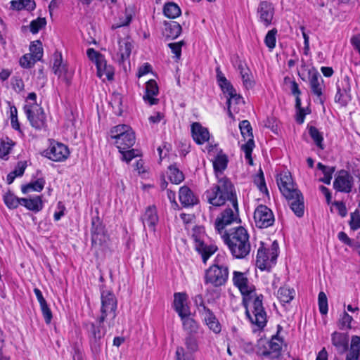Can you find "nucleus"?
Segmentation results:
<instances>
[{
	"label": "nucleus",
	"instance_id": "7ed1b4c3",
	"mask_svg": "<svg viewBox=\"0 0 360 360\" xmlns=\"http://www.w3.org/2000/svg\"><path fill=\"white\" fill-rule=\"evenodd\" d=\"M221 235L224 243L232 256L236 259H243L250 252L251 245L248 231L243 226L225 230Z\"/></svg>",
	"mask_w": 360,
	"mask_h": 360
},
{
	"label": "nucleus",
	"instance_id": "39448f33",
	"mask_svg": "<svg viewBox=\"0 0 360 360\" xmlns=\"http://www.w3.org/2000/svg\"><path fill=\"white\" fill-rule=\"evenodd\" d=\"M103 323L104 322H100L99 317L95 323L91 321L83 323V328L89 339L91 349L94 354H98L103 345L106 333Z\"/></svg>",
	"mask_w": 360,
	"mask_h": 360
},
{
	"label": "nucleus",
	"instance_id": "4c0bfd02",
	"mask_svg": "<svg viewBox=\"0 0 360 360\" xmlns=\"http://www.w3.org/2000/svg\"><path fill=\"white\" fill-rule=\"evenodd\" d=\"M168 176L170 181L175 184H179L184 179V175L176 165H172L168 167Z\"/></svg>",
	"mask_w": 360,
	"mask_h": 360
},
{
	"label": "nucleus",
	"instance_id": "bb28decb",
	"mask_svg": "<svg viewBox=\"0 0 360 360\" xmlns=\"http://www.w3.org/2000/svg\"><path fill=\"white\" fill-rule=\"evenodd\" d=\"M182 27L179 23L176 21H165L163 35L169 39H176L181 33Z\"/></svg>",
	"mask_w": 360,
	"mask_h": 360
},
{
	"label": "nucleus",
	"instance_id": "c756f323",
	"mask_svg": "<svg viewBox=\"0 0 360 360\" xmlns=\"http://www.w3.org/2000/svg\"><path fill=\"white\" fill-rule=\"evenodd\" d=\"M132 44L129 39H122L119 41L120 63H124L129 59L132 49Z\"/></svg>",
	"mask_w": 360,
	"mask_h": 360
},
{
	"label": "nucleus",
	"instance_id": "4d7b16f0",
	"mask_svg": "<svg viewBox=\"0 0 360 360\" xmlns=\"http://www.w3.org/2000/svg\"><path fill=\"white\" fill-rule=\"evenodd\" d=\"M319 311L321 314L328 313V299L324 292H320L318 297Z\"/></svg>",
	"mask_w": 360,
	"mask_h": 360
},
{
	"label": "nucleus",
	"instance_id": "09e8293b",
	"mask_svg": "<svg viewBox=\"0 0 360 360\" xmlns=\"http://www.w3.org/2000/svg\"><path fill=\"white\" fill-rule=\"evenodd\" d=\"M135 6L134 5H129L125 8V20L123 22H121L120 24L117 25H113L112 28H118L123 26H127L131 22V20L135 15Z\"/></svg>",
	"mask_w": 360,
	"mask_h": 360
},
{
	"label": "nucleus",
	"instance_id": "423d86ee",
	"mask_svg": "<svg viewBox=\"0 0 360 360\" xmlns=\"http://www.w3.org/2000/svg\"><path fill=\"white\" fill-rule=\"evenodd\" d=\"M220 257L217 256L214 264L205 273L204 282L205 285L210 284L218 288L224 285L229 278V268L226 265L219 263Z\"/></svg>",
	"mask_w": 360,
	"mask_h": 360
},
{
	"label": "nucleus",
	"instance_id": "680f3d73",
	"mask_svg": "<svg viewBox=\"0 0 360 360\" xmlns=\"http://www.w3.org/2000/svg\"><path fill=\"white\" fill-rule=\"evenodd\" d=\"M37 62L35 59L30 54H25L20 59V65L24 68H30Z\"/></svg>",
	"mask_w": 360,
	"mask_h": 360
},
{
	"label": "nucleus",
	"instance_id": "7c9ffc66",
	"mask_svg": "<svg viewBox=\"0 0 360 360\" xmlns=\"http://www.w3.org/2000/svg\"><path fill=\"white\" fill-rule=\"evenodd\" d=\"M228 157L223 153H219L215 157L213 161V168L217 178L219 179V174H222V172L226 169L228 165Z\"/></svg>",
	"mask_w": 360,
	"mask_h": 360
},
{
	"label": "nucleus",
	"instance_id": "13d9d810",
	"mask_svg": "<svg viewBox=\"0 0 360 360\" xmlns=\"http://www.w3.org/2000/svg\"><path fill=\"white\" fill-rule=\"evenodd\" d=\"M350 229L356 231L360 228V214L359 210H356L350 214V221L349 222Z\"/></svg>",
	"mask_w": 360,
	"mask_h": 360
},
{
	"label": "nucleus",
	"instance_id": "f3484780",
	"mask_svg": "<svg viewBox=\"0 0 360 360\" xmlns=\"http://www.w3.org/2000/svg\"><path fill=\"white\" fill-rule=\"evenodd\" d=\"M91 234V246L93 248L101 247L105 242V236L104 233V226L99 217L92 219Z\"/></svg>",
	"mask_w": 360,
	"mask_h": 360
},
{
	"label": "nucleus",
	"instance_id": "cd10ccee",
	"mask_svg": "<svg viewBox=\"0 0 360 360\" xmlns=\"http://www.w3.org/2000/svg\"><path fill=\"white\" fill-rule=\"evenodd\" d=\"M135 139L134 132L132 131L131 128H130L128 132L115 140V144L119 151L121 150H127L134 145Z\"/></svg>",
	"mask_w": 360,
	"mask_h": 360
},
{
	"label": "nucleus",
	"instance_id": "f03ea898",
	"mask_svg": "<svg viewBox=\"0 0 360 360\" xmlns=\"http://www.w3.org/2000/svg\"><path fill=\"white\" fill-rule=\"evenodd\" d=\"M203 196L207 202L214 207L224 205L226 201H230L237 212L238 204L236 193L232 182L226 176H221L217 183L207 190Z\"/></svg>",
	"mask_w": 360,
	"mask_h": 360
},
{
	"label": "nucleus",
	"instance_id": "3c124183",
	"mask_svg": "<svg viewBox=\"0 0 360 360\" xmlns=\"http://www.w3.org/2000/svg\"><path fill=\"white\" fill-rule=\"evenodd\" d=\"M254 183L256 184L259 190L262 193H264L266 195H269L268 189L266 186L264 176L262 170L260 169L259 174H257L254 179Z\"/></svg>",
	"mask_w": 360,
	"mask_h": 360
},
{
	"label": "nucleus",
	"instance_id": "4be33fe9",
	"mask_svg": "<svg viewBox=\"0 0 360 360\" xmlns=\"http://www.w3.org/2000/svg\"><path fill=\"white\" fill-rule=\"evenodd\" d=\"M195 241V248L196 251L201 255L202 262L205 264L207 259L212 255L217 250L216 245H207L200 240L196 236H193Z\"/></svg>",
	"mask_w": 360,
	"mask_h": 360
},
{
	"label": "nucleus",
	"instance_id": "5fc2aeb1",
	"mask_svg": "<svg viewBox=\"0 0 360 360\" xmlns=\"http://www.w3.org/2000/svg\"><path fill=\"white\" fill-rule=\"evenodd\" d=\"M46 25L45 18H38L30 22V28L32 34H37L41 28Z\"/></svg>",
	"mask_w": 360,
	"mask_h": 360
},
{
	"label": "nucleus",
	"instance_id": "b1692460",
	"mask_svg": "<svg viewBox=\"0 0 360 360\" xmlns=\"http://www.w3.org/2000/svg\"><path fill=\"white\" fill-rule=\"evenodd\" d=\"M158 93L159 88L157 82L154 79H150L146 83V92L143 99L150 105L158 104L159 100L155 96H158Z\"/></svg>",
	"mask_w": 360,
	"mask_h": 360
},
{
	"label": "nucleus",
	"instance_id": "de8ad7c7",
	"mask_svg": "<svg viewBox=\"0 0 360 360\" xmlns=\"http://www.w3.org/2000/svg\"><path fill=\"white\" fill-rule=\"evenodd\" d=\"M30 55L37 61L41 60L43 56V48L41 42L39 40L33 41L30 46Z\"/></svg>",
	"mask_w": 360,
	"mask_h": 360
},
{
	"label": "nucleus",
	"instance_id": "e433bc0d",
	"mask_svg": "<svg viewBox=\"0 0 360 360\" xmlns=\"http://www.w3.org/2000/svg\"><path fill=\"white\" fill-rule=\"evenodd\" d=\"M163 13L167 18L174 19L181 15V11L176 4L167 2L164 5Z\"/></svg>",
	"mask_w": 360,
	"mask_h": 360
},
{
	"label": "nucleus",
	"instance_id": "338daca9",
	"mask_svg": "<svg viewBox=\"0 0 360 360\" xmlns=\"http://www.w3.org/2000/svg\"><path fill=\"white\" fill-rule=\"evenodd\" d=\"M40 308H41V311L42 315L44 316L45 323L46 324H49L51 322V320L53 318L52 312H51L50 308L49 307L47 304L41 306Z\"/></svg>",
	"mask_w": 360,
	"mask_h": 360
},
{
	"label": "nucleus",
	"instance_id": "2f4dec72",
	"mask_svg": "<svg viewBox=\"0 0 360 360\" xmlns=\"http://www.w3.org/2000/svg\"><path fill=\"white\" fill-rule=\"evenodd\" d=\"M21 205L25 206L27 210L38 212L43 208V202L40 196H36L33 198H20Z\"/></svg>",
	"mask_w": 360,
	"mask_h": 360
},
{
	"label": "nucleus",
	"instance_id": "aec40b11",
	"mask_svg": "<svg viewBox=\"0 0 360 360\" xmlns=\"http://www.w3.org/2000/svg\"><path fill=\"white\" fill-rule=\"evenodd\" d=\"M256 264L262 271H270L276 262L271 261L270 252L266 248L260 247L257 250Z\"/></svg>",
	"mask_w": 360,
	"mask_h": 360
},
{
	"label": "nucleus",
	"instance_id": "4468645a",
	"mask_svg": "<svg viewBox=\"0 0 360 360\" xmlns=\"http://www.w3.org/2000/svg\"><path fill=\"white\" fill-rule=\"evenodd\" d=\"M275 13V8L272 3L267 1H261L257 8L258 20L264 27L271 25Z\"/></svg>",
	"mask_w": 360,
	"mask_h": 360
},
{
	"label": "nucleus",
	"instance_id": "ea45409f",
	"mask_svg": "<svg viewBox=\"0 0 360 360\" xmlns=\"http://www.w3.org/2000/svg\"><path fill=\"white\" fill-rule=\"evenodd\" d=\"M184 344L187 349L186 353L189 354L193 358L192 354L198 349V342L195 335L187 334L184 339Z\"/></svg>",
	"mask_w": 360,
	"mask_h": 360
},
{
	"label": "nucleus",
	"instance_id": "a19ab883",
	"mask_svg": "<svg viewBox=\"0 0 360 360\" xmlns=\"http://www.w3.org/2000/svg\"><path fill=\"white\" fill-rule=\"evenodd\" d=\"M295 296V290L285 287H281L278 290V298L281 302L289 303Z\"/></svg>",
	"mask_w": 360,
	"mask_h": 360
},
{
	"label": "nucleus",
	"instance_id": "473e14b6",
	"mask_svg": "<svg viewBox=\"0 0 360 360\" xmlns=\"http://www.w3.org/2000/svg\"><path fill=\"white\" fill-rule=\"evenodd\" d=\"M190 315L191 314H186L179 317L182 321L183 328L187 334L195 335L198 333V325Z\"/></svg>",
	"mask_w": 360,
	"mask_h": 360
},
{
	"label": "nucleus",
	"instance_id": "a18cd8bd",
	"mask_svg": "<svg viewBox=\"0 0 360 360\" xmlns=\"http://www.w3.org/2000/svg\"><path fill=\"white\" fill-rule=\"evenodd\" d=\"M256 353L257 355L271 359V352H269V342L265 339H259L256 346Z\"/></svg>",
	"mask_w": 360,
	"mask_h": 360
},
{
	"label": "nucleus",
	"instance_id": "6ab92c4d",
	"mask_svg": "<svg viewBox=\"0 0 360 360\" xmlns=\"http://www.w3.org/2000/svg\"><path fill=\"white\" fill-rule=\"evenodd\" d=\"M331 342L340 354L348 350L349 335L347 333L334 332L331 334Z\"/></svg>",
	"mask_w": 360,
	"mask_h": 360
},
{
	"label": "nucleus",
	"instance_id": "0eeeda50",
	"mask_svg": "<svg viewBox=\"0 0 360 360\" xmlns=\"http://www.w3.org/2000/svg\"><path fill=\"white\" fill-rule=\"evenodd\" d=\"M101 299L100 322H105L108 320V326L110 327L114 325V321L117 316V298L112 292L101 290Z\"/></svg>",
	"mask_w": 360,
	"mask_h": 360
},
{
	"label": "nucleus",
	"instance_id": "f8f14e48",
	"mask_svg": "<svg viewBox=\"0 0 360 360\" xmlns=\"http://www.w3.org/2000/svg\"><path fill=\"white\" fill-rule=\"evenodd\" d=\"M240 223V219L238 217V212H235L231 208L225 209L220 216L217 217L214 222V229L217 233L221 234L224 232L226 226L231 224L233 222Z\"/></svg>",
	"mask_w": 360,
	"mask_h": 360
},
{
	"label": "nucleus",
	"instance_id": "052dcab7",
	"mask_svg": "<svg viewBox=\"0 0 360 360\" xmlns=\"http://www.w3.org/2000/svg\"><path fill=\"white\" fill-rule=\"evenodd\" d=\"M352 321V317L347 312H344L338 323L339 328L341 330L345 328H351Z\"/></svg>",
	"mask_w": 360,
	"mask_h": 360
},
{
	"label": "nucleus",
	"instance_id": "c03bdc74",
	"mask_svg": "<svg viewBox=\"0 0 360 360\" xmlns=\"http://www.w3.org/2000/svg\"><path fill=\"white\" fill-rule=\"evenodd\" d=\"M13 146L14 142L9 138L6 137V139H2L0 142V158L8 160V155Z\"/></svg>",
	"mask_w": 360,
	"mask_h": 360
},
{
	"label": "nucleus",
	"instance_id": "58836bf2",
	"mask_svg": "<svg viewBox=\"0 0 360 360\" xmlns=\"http://www.w3.org/2000/svg\"><path fill=\"white\" fill-rule=\"evenodd\" d=\"M317 169L321 170L324 174V176L323 178H321L319 181L327 185H329L333 177V174L335 171V167L326 166L323 165L321 162H319L317 164Z\"/></svg>",
	"mask_w": 360,
	"mask_h": 360
},
{
	"label": "nucleus",
	"instance_id": "49530a36",
	"mask_svg": "<svg viewBox=\"0 0 360 360\" xmlns=\"http://www.w3.org/2000/svg\"><path fill=\"white\" fill-rule=\"evenodd\" d=\"M4 201L6 204V205L9 209H15L18 207L19 205H21V203H22V202L20 201V198L16 197L10 191H8L4 195Z\"/></svg>",
	"mask_w": 360,
	"mask_h": 360
},
{
	"label": "nucleus",
	"instance_id": "9d476101",
	"mask_svg": "<svg viewBox=\"0 0 360 360\" xmlns=\"http://www.w3.org/2000/svg\"><path fill=\"white\" fill-rule=\"evenodd\" d=\"M255 225L259 229H266L272 226L275 219L273 212L267 206L259 205L254 212Z\"/></svg>",
	"mask_w": 360,
	"mask_h": 360
},
{
	"label": "nucleus",
	"instance_id": "864d4df0",
	"mask_svg": "<svg viewBox=\"0 0 360 360\" xmlns=\"http://www.w3.org/2000/svg\"><path fill=\"white\" fill-rule=\"evenodd\" d=\"M277 34V30L274 28L269 30L264 39V43L269 49H273L276 46V35Z\"/></svg>",
	"mask_w": 360,
	"mask_h": 360
},
{
	"label": "nucleus",
	"instance_id": "a211bd4d",
	"mask_svg": "<svg viewBox=\"0 0 360 360\" xmlns=\"http://www.w3.org/2000/svg\"><path fill=\"white\" fill-rule=\"evenodd\" d=\"M24 110L32 127L37 129H41L45 125L46 115L41 108L33 111L31 105H25Z\"/></svg>",
	"mask_w": 360,
	"mask_h": 360
},
{
	"label": "nucleus",
	"instance_id": "c85d7f7f",
	"mask_svg": "<svg viewBox=\"0 0 360 360\" xmlns=\"http://www.w3.org/2000/svg\"><path fill=\"white\" fill-rule=\"evenodd\" d=\"M101 59H100L96 65L97 68V76L100 78L105 76L108 80L112 79L114 76L112 67L107 65L104 57H101Z\"/></svg>",
	"mask_w": 360,
	"mask_h": 360
},
{
	"label": "nucleus",
	"instance_id": "603ef678",
	"mask_svg": "<svg viewBox=\"0 0 360 360\" xmlns=\"http://www.w3.org/2000/svg\"><path fill=\"white\" fill-rule=\"evenodd\" d=\"M114 113L117 115H121L122 113V98L120 94L115 95L112 98L110 103Z\"/></svg>",
	"mask_w": 360,
	"mask_h": 360
},
{
	"label": "nucleus",
	"instance_id": "774afa93",
	"mask_svg": "<svg viewBox=\"0 0 360 360\" xmlns=\"http://www.w3.org/2000/svg\"><path fill=\"white\" fill-rule=\"evenodd\" d=\"M11 85L13 89L17 91L20 92L24 89V82L19 77H13L11 79Z\"/></svg>",
	"mask_w": 360,
	"mask_h": 360
},
{
	"label": "nucleus",
	"instance_id": "5701e85b",
	"mask_svg": "<svg viewBox=\"0 0 360 360\" xmlns=\"http://www.w3.org/2000/svg\"><path fill=\"white\" fill-rule=\"evenodd\" d=\"M191 134L193 140L199 145L205 143L210 139L209 131L199 122H194L191 124Z\"/></svg>",
	"mask_w": 360,
	"mask_h": 360
},
{
	"label": "nucleus",
	"instance_id": "72a5a7b5",
	"mask_svg": "<svg viewBox=\"0 0 360 360\" xmlns=\"http://www.w3.org/2000/svg\"><path fill=\"white\" fill-rule=\"evenodd\" d=\"M360 355V337H352L351 345L345 360H358Z\"/></svg>",
	"mask_w": 360,
	"mask_h": 360
},
{
	"label": "nucleus",
	"instance_id": "20e7f679",
	"mask_svg": "<svg viewBox=\"0 0 360 360\" xmlns=\"http://www.w3.org/2000/svg\"><path fill=\"white\" fill-rule=\"evenodd\" d=\"M278 186L288 201L289 206L295 214L298 217H302L304 212V197L293 184L290 175L285 173L281 174L280 178L277 179Z\"/></svg>",
	"mask_w": 360,
	"mask_h": 360
},
{
	"label": "nucleus",
	"instance_id": "6e6552de",
	"mask_svg": "<svg viewBox=\"0 0 360 360\" xmlns=\"http://www.w3.org/2000/svg\"><path fill=\"white\" fill-rule=\"evenodd\" d=\"M194 302L205 324L214 333H219L221 330V324L213 311L205 305L202 295L195 296Z\"/></svg>",
	"mask_w": 360,
	"mask_h": 360
},
{
	"label": "nucleus",
	"instance_id": "412c9836",
	"mask_svg": "<svg viewBox=\"0 0 360 360\" xmlns=\"http://www.w3.org/2000/svg\"><path fill=\"white\" fill-rule=\"evenodd\" d=\"M187 298L185 292H175L174 295V309L179 316L191 314L190 308L186 303Z\"/></svg>",
	"mask_w": 360,
	"mask_h": 360
},
{
	"label": "nucleus",
	"instance_id": "ddd939ff",
	"mask_svg": "<svg viewBox=\"0 0 360 360\" xmlns=\"http://www.w3.org/2000/svg\"><path fill=\"white\" fill-rule=\"evenodd\" d=\"M70 155V151L65 144L61 143H53L50 147L44 151V155L55 162H63Z\"/></svg>",
	"mask_w": 360,
	"mask_h": 360
},
{
	"label": "nucleus",
	"instance_id": "79ce46f5",
	"mask_svg": "<svg viewBox=\"0 0 360 360\" xmlns=\"http://www.w3.org/2000/svg\"><path fill=\"white\" fill-rule=\"evenodd\" d=\"M309 134L311 138L313 139L316 146L321 149H324L323 137L322 134L318 130V129L314 126H310L308 127Z\"/></svg>",
	"mask_w": 360,
	"mask_h": 360
},
{
	"label": "nucleus",
	"instance_id": "9b49d317",
	"mask_svg": "<svg viewBox=\"0 0 360 360\" xmlns=\"http://www.w3.org/2000/svg\"><path fill=\"white\" fill-rule=\"evenodd\" d=\"M309 82L311 93L316 96L320 103L323 105L325 99L323 91L325 88L323 79L318 70L312 68L308 71Z\"/></svg>",
	"mask_w": 360,
	"mask_h": 360
},
{
	"label": "nucleus",
	"instance_id": "37998d69",
	"mask_svg": "<svg viewBox=\"0 0 360 360\" xmlns=\"http://www.w3.org/2000/svg\"><path fill=\"white\" fill-rule=\"evenodd\" d=\"M44 184L45 181L44 179H38L34 182H31L28 184L22 186L21 191L23 193H27L31 190L40 192L43 190Z\"/></svg>",
	"mask_w": 360,
	"mask_h": 360
},
{
	"label": "nucleus",
	"instance_id": "0e129e2a",
	"mask_svg": "<svg viewBox=\"0 0 360 360\" xmlns=\"http://www.w3.org/2000/svg\"><path fill=\"white\" fill-rule=\"evenodd\" d=\"M291 92L295 96V107H300L301 105V98L300 97L301 91L299 89L298 84L295 81L291 82Z\"/></svg>",
	"mask_w": 360,
	"mask_h": 360
},
{
	"label": "nucleus",
	"instance_id": "1a4fd4ad",
	"mask_svg": "<svg viewBox=\"0 0 360 360\" xmlns=\"http://www.w3.org/2000/svg\"><path fill=\"white\" fill-rule=\"evenodd\" d=\"M239 128L244 139H248L247 142L242 145L241 149L245 153V158L249 160V164L252 165V153L255 142L251 124L248 120H243L239 124Z\"/></svg>",
	"mask_w": 360,
	"mask_h": 360
},
{
	"label": "nucleus",
	"instance_id": "393cba45",
	"mask_svg": "<svg viewBox=\"0 0 360 360\" xmlns=\"http://www.w3.org/2000/svg\"><path fill=\"white\" fill-rule=\"evenodd\" d=\"M143 226L148 225L150 231L155 232V226L158 221V216L155 206L152 205L146 208L144 214L141 217Z\"/></svg>",
	"mask_w": 360,
	"mask_h": 360
},
{
	"label": "nucleus",
	"instance_id": "f257e3e1",
	"mask_svg": "<svg viewBox=\"0 0 360 360\" xmlns=\"http://www.w3.org/2000/svg\"><path fill=\"white\" fill-rule=\"evenodd\" d=\"M233 283L243 295V305L245 315L259 330H263L267 323L266 312L263 306V295H257L254 286L248 285V279L240 271H233Z\"/></svg>",
	"mask_w": 360,
	"mask_h": 360
},
{
	"label": "nucleus",
	"instance_id": "2eb2a0df",
	"mask_svg": "<svg viewBox=\"0 0 360 360\" xmlns=\"http://www.w3.org/2000/svg\"><path fill=\"white\" fill-rule=\"evenodd\" d=\"M354 185V178L345 170L339 171L338 176L333 181V188L339 192L349 193L352 191Z\"/></svg>",
	"mask_w": 360,
	"mask_h": 360
},
{
	"label": "nucleus",
	"instance_id": "a878e982",
	"mask_svg": "<svg viewBox=\"0 0 360 360\" xmlns=\"http://www.w3.org/2000/svg\"><path fill=\"white\" fill-rule=\"evenodd\" d=\"M179 200L184 207H192L198 202V198L188 186H182L179 189Z\"/></svg>",
	"mask_w": 360,
	"mask_h": 360
},
{
	"label": "nucleus",
	"instance_id": "8fccbe9b",
	"mask_svg": "<svg viewBox=\"0 0 360 360\" xmlns=\"http://www.w3.org/2000/svg\"><path fill=\"white\" fill-rule=\"evenodd\" d=\"M131 127L129 125L127 124H119L110 130V137L112 139H117L118 138L121 137L122 135H124L127 132H128V130Z\"/></svg>",
	"mask_w": 360,
	"mask_h": 360
},
{
	"label": "nucleus",
	"instance_id": "c9c22d12",
	"mask_svg": "<svg viewBox=\"0 0 360 360\" xmlns=\"http://www.w3.org/2000/svg\"><path fill=\"white\" fill-rule=\"evenodd\" d=\"M11 7L13 10L25 9L32 11L35 9L36 4L34 0H13L11 1Z\"/></svg>",
	"mask_w": 360,
	"mask_h": 360
},
{
	"label": "nucleus",
	"instance_id": "dca6fc26",
	"mask_svg": "<svg viewBox=\"0 0 360 360\" xmlns=\"http://www.w3.org/2000/svg\"><path fill=\"white\" fill-rule=\"evenodd\" d=\"M350 83L348 77H345L341 81L337 83V93L335 96V101L342 105H346L351 100Z\"/></svg>",
	"mask_w": 360,
	"mask_h": 360
},
{
	"label": "nucleus",
	"instance_id": "6e6d98bb",
	"mask_svg": "<svg viewBox=\"0 0 360 360\" xmlns=\"http://www.w3.org/2000/svg\"><path fill=\"white\" fill-rule=\"evenodd\" d=\"M10 115L12 128L20 131V126L18 119V110L15 105H10Z\"/></svg>",
	"mask_w": 360,
	"mask_h": 360
},
{
	"label": "nucleus",
	"instance_id": "bf43d9fd",
	"mask_svg": "<svg viewBox=\"0 0 360 360\" xmlns=\"http://www.w3.org/2000/svg\"><path fill=\"white\" fill-rule=\"evenodd\" d=\"M185 44L184 41L179 42L169 43L168 46L170 48L172 53L174 54V57L176 60H179L181 56V48Z\"/></svg>",
	"mask_w": 360,
	"mask_h": 360
},
{
	"label": "nucleus",
	"instance_id": "f704fd0d",
	"mask_svg": "<svg viewBox=\"0 0 360 360\" xmlns=\"http://www.w3.org/2000/svg\"><path fill=\"white\" fill-rule=\"evenodd\" d=\"M268 342L271 359L278 358L281 355L282 338L277 337V335H274Z\"/></svg>",
	"mask_w": 360,
	"mask_h": 360
},
{
	"label": "nucleus",
	"instance_id": "69168bd1",
	"mask_svg": "<svg viewBox=\"0 0 360 360\" xmlns=\"http://www.w3.org/2000/svg\"><path fill=\"white\" fill-rule=\"evenodd\" d=\"M119 152L122 155V160L127 162H130L133 158L139 155L134 149L121 150Z\"/></svg>",
	"mask_w": 360,
	"mask_h": 360
},
{
	"label": "nucleus",
	"instance_id": "e2e57ef3",
	"mask_svg": "<svg viewBox=\"0 0 360 360\" xmlns=\"http://www.w3.org/2000/svg\"><path fill=\"white\" fill-rule=\"evenodd\" d=\"M175 360H194L183 347H177L175 352Z\"/></svg>",
	"mask_w": 360,
	"mask_h": 360
}]
</instances>
